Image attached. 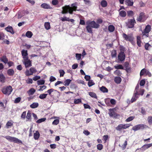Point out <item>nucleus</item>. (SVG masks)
Instances as JSON below:
<instances>
[{
	"label": "nucleus",
	"mask_w": 152,
	"mask_h": 152,
	"mask_svg": "<svg viewBox=\"0 0 152 152\" xmlns=\"http://www.w3.org/2000/svg\"><path fill=\"white\" fill-rule=\"evenodd\" d=\"M26 111H24L23 112L21 115V118L23 119H25V117H26Z\"/></svg>",
	"instance_id": "64"
},
{
	"label": "nucleus",
	"mask_w": 152,
	"mask_h": 152,
	"mask_svg": "<svg viewBox=\"0 0 152 152\" xmlns=\"http://www.w3.org/2000/svg\"><path fill=\"white\" fill-rule=\"evenodd\" d=\"M152 145V143L148 144H146L142 146L140 148H137L136 151H137L138 150H140L142 151H144L146 150V149H148Z\"/></svg>",
	"instance_id": "10"
},
{
	"label": "nucleus",
	"mask_w": 152,
	"mask_h": 152,
	"mask_svg": "<svg viewBox=\"0 0 152 152\" xmlns=\"http://www.w3.org/2000/svg\"><path fill=\"white\" fill-rule=\"evenodd\" d=\"M101 4L102 7H107V3L106 1L103 0L101 1Z\"/></svg>",
	"instance_id": "28"
},
{
	"label": "nucleus",
	"mask_w": 152,
	"mask_h": 152,
	"mask_svg": "<svg viewBox=\"0 0 152 152\" xmlns=\"http://www.w3.org/2000/svg\"><path fill=\"white\" fill-rule=\"evenodd\" d=\"M115 27L112 25H110L108 26V29L109 31L110 32H113L115 30Z\"/></svg>",
	"instance_id": "31"
},
{
	"label": "nucleus",
	"mask_w": 152,
	"mask_h": 152,
	"mask_svg": "<svg viewBox=\"0 0 152 152\" xmlns=\"http://www.w3.org/2000/svg\"><path fill=\"white\" fill-rule=\"evenodd\" d=\"M135 23V21L134 19H129L127 24V26L129 28H132L134 27V23Z\"/></svg>",
	"instance_id": "8"
},
{
	"label": "nucleus",
	"mask_w": 152,
	"mask_h": 152,
	"mask_svg": "<svg viewBox=\"0 0 152 152\" xmlns=\"http://www.w3.org/2000/svg\"><path fill=\"white\" fill-rule=\"evenodd\" d=\"M35 92V90L33 88H32L28 91V93L29 95H32Z\"/></svg>",
	"instance_id": "30"
},
{
	"label": "nucleus",
	"mask_w": 152,
	"mask_h": 152,
	"mask_svg": "<svg viewBox=\"0 0 152 152\" xmlns=\"http://www.w3.org/2000/svg\"><path fill=\"white\" fill-rule=\"evenodd\" d=\"M144 128V126L142 124H139L133 126L132 129L134 131H137L140 129H142Z\"/></svg>",
	"instance_id": "9"
},
{
	"label": "nucleus",
	"mask_w": 152,
	"mask_h": 152,
	"mask_svg": "<svg viewBox=\"0 0 152 152\" xmlns=\"http://www.w3.org/2000/svg\"><path fill=\"white\" fill-rule=\"evenodd\" d=\"M40 134L38 131H36L34 134V138L35 140H38L39 138Z\"/></svg>",
	"instance_id": "19"
},
{
	"label": "nucleus",
	"mask_w": 152,
	"mask_h": 152,
	"mask_svg": "<svg viewBox=\"0 0 152 152\" xmlns=\"http://www.w3.org/2000/svg\"><path fill=\"white\" fill-rule=\"evenodd\" d=\"M46 119V118H41L38 120L36 122L38 123H40L44 121Z\"/></svg>",
	"instance_id": "45"
},
{
	"label": "nucleus",
	"mask_w": 152,
	"mask_h": 152,
	"mask_svg": "<svg viewBox=\"0 0 152 152\" xmlns=\"http://www.w3.org/2000/svg\"><path fill=\"white\" fill-rule=\"evenodd\" d=\"M59 123V120L58 119H55L52 123L53 125H57Z\"/></svg>",
	"instance_id": "54"
},
{
	"label": "nucleus",
	"mask_w": 152,
	"mask_h": 152,
	"mask_svg": "<svg viewBox=\"0 0 152 152\" xmlns=\"http://www.w3.org/2000/svg\"><path fill=\"white\" fill-rule=\"evenodd\" d=\"M148 123L150 125H152V117L149 116L148 118Z\"/></svg>",
	"instance_id": "50"
},
{
	"label": "nucleus",
	"mask_w": 152,
	"mask_h": 152,
	"mask_svg": "<svg viewBox=\"0 0 152 152\" xmlns=\"http://www.w3.org/2000/svg\"><path fill=\"white\" fill-rule=\"evenodd\" d=\"M95 83H94L93 80H89L88 82V85L89 87H91Z\"/></svg>",
	"instance_id": "43"
},
{
	"label": "nucleus",
	"mask_w": 152,
	"mask_h": 152,
	"mask_svg": "<svg viewBox=\"0 0 152 152\" xmlns=\"http://www.w3.org/2000/svg\"><path fill=\"white\" fill-rule=\"evenodd\" d=\"M39 87L40 88L39 90V91H42L43 90L45 89L46 88V86L45 85L40 86Z\"/></svg>",
	"instance_id": "55"
},
{
	"label": "nucleus",
	"mask_w": 152,
	"mask_h": 152,
	"mask_svg": "<svg viewBox=\"0 0 152 152\" xmlns=\"http://www.w3.org/2000/svg\"><path fill=\"white\" fill-rule=\"evenodd\" d=\"M97 149L99 150H101L103 148V145L102 144H99L97 146Z\"/></svg>",
	"instance_id": "53"
},
{
	"label": "nucleus",
	"mask_w": 152,
	"mask_h": 152,
	"mask_svg": "<svg viewBox=\"0 0 152 152\" xmlns=\"http://www.w3.org/2000/svg\"><path fill=\"white\" fill-rule=\"evenodd\" d=\"M4 37V34L2 32L0 33V40H3Z\"/></svg>",
	"instance_id": "52"
},
{
	"label": "nucleus",
	"mask_w": 152,
	"mask_h": 152,
	"mask_svg": "<svg viewBox=\"0 0 152 152\" xmlns=\"http://www.w3.org/2000/svg\"><path fill=\"white\" fill-rule=\"evenodd\" d=\"M134 117L133 116H130L127 118L125 121L126 122H130L134 119Z\"/></svg>",
	"instance_id": "40"
},
{
	"label": "nucleus",
	"mask_w": 152,
	"mask_h": 152,
	"mask_svg": "<svg viewBox=\"0 0 152 152\" xmlns=\"http://www.w3.org/2000/svg\"><path fill=\"white\" fill-rule=\"evenodd\" d=\"M1 61L5 64L8 62V60L5 56H3L1 58Z\"/></svg>",
	"instance_id": "26"
},
{
	"label": "nucleus",
	"mask_w": 152,
	"mask_h": 152,
	"mask_svg": "<svg viewBox=\"0 0 152 152\" xmlns=\"http://www.w3.org/2000/svg\"><path fill=\"white\" fill-rule=\"evenodd\" d=\"M87 26L86 27L88 33H92V28H99V25L96 23L94 21H88L86 22Z\"/></svg>",
	"instance_id": "2"
},
{
	"label": "nucleus",
	"mask_w": 152,
	"mask_h": 152,
	"mask_svg": "<svg viewBox=\"0 0 152 152\" xmlns=\"http://www.w3.org/2000/svg\"><path fill=\"white\" fill-rule=\"evenodd\" d=\"M22 62L26 68L32 66L31 61L29 60L28 58L23 59L22 60Z\"/></svg>",
	"instance_id": "7"
},
{
	"label": "nucleus",
	"mask_w": 152,
	"mask_h": 152,
	"mask_svg": "<svg viewBox=\"0 0 152 152\" xmlns=\"http://www.w3.org/2000/svg\"><path fill=\"white\" fill-rule=\"evenodd\" d=\"M119 15L122 17H124L126 15V13L125 11L122 10L119 12Z\"/></svg>",
	"instance_id": "27"
},
{
	"label": "nucleus",
	"mask_w": 152,
	"mask_h": 152,
	"mask_svg": "<svg viewBox=\"0 0 152 152\" xmlns=\"http://www.w3.org/2000/svg\"><path fill=\"white\" fill-rule=\"evenodd\" d=\"M146 69H142L141 71L140 72V76H141L142 75H143L144 74H145V71H146Z\"/></svg>",
	"instance_id": "56"
},
{
	"label": "nucleus",
	"mask_w": 152,
	"mask_h": 152,
	"mask_svg": "<svg viewBox=\"0 0 152 152\" xmlns=\"http://www.w3.org/2000/svg\"><path fill=\"white\" fill-rule=\"evenodd\" d=\"M40 77L39 76H36L35 77H34L33 78V79L34 80L36 81L37 80H39L40 79Z\"/></svg>",
	"instance_id": "60"
},
{
	"label": "nucleus",
	"mask_w": 152,
	"mask_h": 152,
	"mask_svg": "<svg viewBox=\"0 0 152 152\" xmlns=\"http://www.w3.org/2000/svg\"><path fill=\"white\" fill-rule=\"evenodd\" d=\"M116 52L115 50L112 51L111 53V56L112 57H115L116 56Z\"/></svg>",
	"instance_id": "62"
},
{
	"label": "nucleus",
	"mask_w": 152,
	"mask_h": 152,
	"mask_svg": "<svg viewBox=\"0 0 152 152\" xmlns=\"http://www.w3.org/2000/svg\"><path fill=\"white\" fill-rule=\"evenodd\" d=\"M123 37L126 41H132L133 39L132 35L130 34L127 35L125 33L123 34Z\"/></svg>",
	"instance_id": "11"
},
{
	"label": "nucleus",
	"mask_w": 152,
	"mask_h": 152,
	"mask_svg": "<svg viewBox=\"0 0 152 152\" xmlns=\"http://www.w3.org/2000/svg\"><path fill=\"white\" fill-rule=\"evenodd\" d=\"M45 27L47 30L49 29L50 28V23L48 22H45L44 24Z\"/></svg>",
	"instance_id": "32"
},
{
	"label": "nucleus",
	"mask_w": 152,
	"mask_h": 152,
	"mask_svg": "<svg viewBox=\"0 0 152 152\" xmlns=\"http://www.w3.org/2000/svg\"><path fill=\"white\" fill-rule=\"evenodd\" d=\"M131 125L129 124H123V129H126L129 128Z\"/></svg>",
	"instance_id": "48"
},
{
	"label": "nucleus",
	"mask_w": 152,
	"mask_h": 152,
	"mask_svg": "<svg viewBox=\"0 0 152 152\" xmlns=\"http://www.w3.org/2000/svg\"><path fill=\"white\" fill-rule=\"evenodd\" d=\"M145 74L146 75H148L149 77H151V73L149 72V70H146Z\"/></svg>",
	"instance_id": "58"
},
{
	"label": "nucleus",
	"mask_w": 152,
	"mask_h": 152,
	"mask_svg": "<svg viewBox=\"0 0 152 152\" xmlns=\"http://www.w3.org/2000/svg\"><path fill=\"white\" fill-rule=\"evenodd\" d=\"M25 75L27 76H28L30 75H31V74L30 72V71H29L28 70H27L25 72Z\"/></svg>",
	"instance_id": "57"
},
{
	"label": "nucleus",
	"mask_w": 152,
	"mask_h": 152,
	"mask_svg": "<svg viewBox=\"0 0 152 152\" xmlns=\"http://www.w3.org/2000/svg\"><path fill=\"white\" fill-rule=\"evenodd\" d=\"M127 14L129 17L132 16L133 15V12L131 10L128 11L127 12Z\"/></svg>",
	"instance_id": "46"
},
{
	"label": "nucleus",
	"mask_w": 152,
	"mask_h": 152,
	"mask_svg": "<svg viewBox=\"0 0 152 152\" xmlns=\"http://www.w3.org/2000/svg\"><path fill=\"white\" fill-rule=\"evenodd\" d=\"M122 129H123L122 124H120L116 128V129L119 131H120Z\"/></svg>",
	"instance_id": "37"
},
{
	"label": "nucleus",
	"mask_w": 152,
	"mask_h": 152,
	"mask_svg": "<svg viewBox=\"0 0 152 152\" xmlns=\"http://www.w3.org/2000/svg\"><path fill=\"white\" fill-rule=\"evenodd\" d=\"M5 80V77L2 74H0V81L2 82H4Z\"/></svg>",
	"instance_id": "34"
},
{
	"label": "nucleus",
	"mask_w": 152,
	"mask_h": 152,
	"mask_svg": "<svg viewBox=\"0 0 152 152\" xmlns=\"http://www.w3.org/2000/svg\"><path fill=\"white\" fill-rule=\"evenodd\" d=\"M114 68L117 69H123V67L121 65H117L114 66Z\"/></svg>",
	"instance_id": "42"
},
{
	"label": "nucleus",
	"mask_w": 152,
	"mask_h": 152,
	"mask_svg": "<svg viewBox=\"0 0 152 152\" xmlns=\"http://www.w3.org/2000/svg\"><path fill=\"white\" fill-rule=\"evenodd\" d=\"M56 80V78L54 77L51 76L50 78V81L51 82H53Z\"/></svg>",
	"instance_id": "63"
},
{
	"label": "nucleus",
	"mask_w": 152,
	"mask_h": 152,
	"mask_svg": "<svg viewBox=\"0 0 152 152\" xmlns=\"http://www.w3.org/2000/svg\"><path fill=\"white\" fill-rule=\"evenodd\" d=\"M125 2L126 4L128 6H132L133 4V2L132 0H126Z\"/></svg>",
	"instance_id": "22"
},
{
	"label": "nucleus",
	"mask_w": 152,
	"mask_h": 152,
	"mask_svg": "<svg viewBox=\"0 0 152 152\" xmlns=\"http://www.w3.org/2000/svg\"><path fill=\"white\" fill-rule=\"evenodd\" d=\"M63 0H53L52 1V3L53 5H56L58 4L59 2H62Z\"/></svg>",
	"instance_id": "21"
},
{
	"label": "nucleus",
	"mask_w": 152,
	"mask_h": 152,
	"mask_svg": "<svg viewBox=\"0 0 152 152\" xmlns=\"http://www.w3.org/2000/svg\"><path fill=\"white\" fill-rule=\"evenodd\" d=\"M88 94L91 97L95 99L97 98V96L96 94L94 92H88Z\"/></svg>",
	"instance_id": "23"
},
{
	"label": "nucleus",
	"mask_w": 152,
	"mask_h": 152,
	"mask_svg": "<svg viewBox=\"0 0 152 152\" xmlns=\"http://www.w3.org/2000/svg\"><path fill=\"white\" fill-rule=\"evenodd\" d=\"M2 137H5L10 142H13L17 143H22V142L21 140L14 137L9 136H6L5 137L2 136Z\"/></svg>",
	"instance_id": "4"
},
{
	"label": "nucleus",
	"mask_w": 152,
	"mask_h": 152,
	"mask_svg": "<svg viewBox=\"0 0 152 152\" xmlns=\"http://www.w3.org/2000/svg\"><path fill=\"white\" fill-rule=\"evenodd\" d=\"M47 95L48 94H41L39 96V98L41 99H44L46 97Z\"/></svg>",
	"instance_id": "38"
},
{
	"label": "nucleus",
	"mask_w": 152,
	"mask_h": 152,
	"mask_svg": "<svg viewBox=\"0 0 152 152\" xmlns=\"http://www.w3.org/2000/svg\"><path fill=\"white\" fill-rule=\"evenodd\" d=\"M12 91V88L11 86L4 87L2 89V93L8 96L10 95Z\"/></svg>",
	"instance_id": "5"
},
{
	"label": "nucleus",
	"mask_w": 152,
	"mask_h": 152,
	"mask_svg": "<svg viewBox=\"0 0 152 152\" xmlns=\"http://www.w3.org/2000/svg\"><path fill=\"white\" fill-rule=\"evenodd\" d=\"M81 102L80 99H75L74 100V102L75 104H78Z\"/></svg>",
	"instance_id": "51"
},
{
	"label": "nucleus",
	"mask_w": 152,
	"mask_h": 152,
	"mask_svg": "<svg viewBox=\"0 0 152 152\" xmlns=\"http://www.w3.org/2000/svg\"><path fill=\"white\" fill-rule=\"evenodd\" d=\"M141 37L139 36H138L137 37V43L139 47L141 46Z\"/></svg>",
	"instance_id": "35"
},
{
	"label": "nucleus",
	"mask_w": 152,
	"mask_h": 152,
	"mask_svg": "<svg viewBox=\"0 0 152 152\" xmlns=\"http://www.w3.org/2000/svg\"><path fill=\"white\" fill-rule=\"evenodd\" d=\"M75 55L76 59L77 60H80L81 58V54L76 53Z\"/></svg>",
	"instance_id": "49"
},
{
	"label": "nucleus",
	"mask_w": 152,
	"mask_h": 152,
	"mask_svg": "<svg viewBox=\"0 0 152 152\" xmlns=\"http://www.w3.org/2000/svg\"><path fill=\"white\" fill-rule=\"evenodd\" d=\"M21 54L23 59L28 58V55L27 51L24 50H23L21 51Z\"/></svg>",
	"instance_id": "14"
},
{
	"label": "nucleus",
	"mask_w": 152,
	"mask_h": 152,
	"mask_svg": "<svg viewBox=\"0 0 152 152\" xmlns=\"http://www.w3.org/2000/svg\"><path fill=\"white\" fill-rule=\"evenodd\" d=\"M59 73L60 74V77H63L64 74L65 73L64 71L63 70H59Z\"/></svg>",
	"instance_id": "59"
},
{
	"label": "nucleus",
	"mask_w": 152,
	"mask_h": 152,
	"mask_svg": "<svg viewBox=\"0 0 152 152\" xmlns=\"http://www.w3.org/2000/svg\"><path fill=\"white\" fill-rule=\"evenodd\" d=\"M61 20L62 21H69V18H67L66 17H61L60 18Z\"/></svg>",
	"instance_id": "44"
},
{
	"label": "nucleus",
	"mask_w": 152,
	"mask_h": 152,
	"mask_svg": "<svg viewBox=\"0 0 152 152\" xmlns=\"http://www.w3.org/2000/svg\"><path fill=\"white\" fill-rule=\"evenodd\" d=\"M125 56L124 52H120L118 56V58L120 61H123L125 59Z\"/></svg>",
	"instance_id": "13"
},
{
	"label": "nucleus",
	"mask_w": 152,
	"mask_h": 152,
	"mask_svg": "<svg viewBox=\"0 0 152 152\" xmlns=\"http://www.w3.org/2000/svg\"><path fill=\"white\" fill-rule=\"evenodd\" d=\"M14 123L13 121L12 120H10L7 121L6 124V128L7 129L11 128L13 126Z\"/></svg>",
	"instance_id": "16"
},
{
	"label": "nucleus",
	"mask_w": 152,
	"mask_h": 152,
	"mask_svg": "<svg viewBox=\"0 0 152 152\" xmlns=\"http://www.w3.org/2000/svg\"><path fill=\"white\" fill-rule=\"evenodd\" d=\"M20 100H21V98L20 97H18L15 99V100L14 101V102L15 103H18L20 101Z\"/></svg>",
	"instance_id": "61"
},
{
	"label": "nucleus",
	"mask_w": 152,
	"mask_h": 152,
	"mask_svg": "<svg viewBox=\"0 0 152 152\" xmlns=\"http://www.w3.org/2000/svg\"><path fill=\"white\" fill-rule=\"evenodd\" d=\"M47 92L49 95L54 97L58 98L60 96L59 92L52 88L48 90Z\"/></svg>",
	"instance_id": "3"
},
{
	"label": "nucleus",
	"mask_w": 152,
	"mask_h": 152,
	"mask_svg": "<svg viewBox=\"0 0 152 152\" xmlns=\"http://www.w3.org/2000/svg\"><path fill=\"white\" fill-rule=\"evenodd\" d=\"M151 26L150 25H147L145 26L144 29L142 32V34L143 36H145L146 37H149L148 33L151 31Z\"/></svg>",
	"instance_id": "6"
},
{
	"label": "nucleus",
	"mask_w": 152,
	"mask_h": 152,
	"mask_svg": "<svg viewBox=\"0 0 152 152\" xmlns=\"http://www.w3.org/2000/svg\"><path fill=\"white\" fill-rule=\"evenodd\" d=\"M145 19L144 13L143 12H141L140 14L139 17L137 18V20L140 22H143Z\"/></svg>",
	"instance_id": "12"
},
{
	"label": "nucleus",
	"mask_w": 152,
	"mask_h": 152,
	"mask_svg": "<svg viewBox=\"0 0 152 152\" xmlns=\"http://www.w3.org/2000/svg\"><path fill=\"white\" fill-rule=\"evenodd\" d=\"M72 7H71L69 5H66L62 7L63 10L61 12L62 14H65L67 13L68 12L71 14L73 13V11L76 10L77 8V3L72 4H71Z\"/></svg>",
	"instance_id": "1"
},
{
	"label": "nucleus",
	"mask_w": 152,
	"mask_h": 152,
	"mask_svg": "<svg viewBox=\"0 0 152 152\" xmlns=\"http://www.w3.org/2000/svg\"><path fill=\"white\" fill-rule=\"evenodd\" d=\"M71 81V80L69 79L66 80L64 81V85L65 86H68L69 84Z\"/></svg>",
	"instance_id": "36"
},
{
	"label": "nucleus",
	"mask_w": 152,
	"mask_h": 152,
	"mask_svg": "<svg viewBox=\"0 0 152 152\" xmlns=\"http://www.w3.org/2000/svg\"><path fill=\"white\" fill-rule=\"evenodd\" d=\"M27 119L28 120L30 119L31 118V113L30 112L28 111L26 117Z\"/></svg>",
	"instance_id": "47"
},
{
	"label": "nucleus",
	"mask_w": 152,
	"mask_h": 152,
	"mask_svg": "<svg viewBox=\"0 0 152 152\" xmlns=\"http://www.w3.org/2000/svg\"><path fill=\"white\" fill-rule=\"evenodd\" d=\"M7 73L8 75L12 76L14 74V70L12 69H9L7 70Z\"/></svg>",
	"instance_id": "25"
},
{
	"label": "nucleus",
	"mask_w": 152,
	"mask_h": 152,
	"mask_svg": "<svg viewBox=\"0 0 152 152\" xmlns=\"http://www.w3.org/2000/svg\"><path fill=\"white\" fill-rule=\"evenodd\" d=\"M121 81V77H116L115 78L114 81L117 84L120 83Z\"/></svg>",
	"instance_id": "20"
},
{
	"label": "nucleus",
	"mask_w": 152,
	"mask_h": 152,
	"mask_svg": "<svg viewBox=\"0 0 152 152\" xmlns=\"http://www.w3.org/2000/svg\"><path fill=\"white\" fill-rule=\"evenodd\" d=\"M139 94H138V92L137 91L134 93V95L133 96L131 99V101L132 103L135 102L136 100L138 98L137 95Z\"/></svg>",
	"instance_id": "15"
},
{
	"label": "nucleus",
	"mask_w": 152,
	"mask_h": 152,
	"mask_svg": "<svg viewBox=\"0 0 152 152\" xmlns=\"http://www.w3.org/2000/svg\"><path fill=\"white\" fill-rule=\"evenodd\" d=\"M5 29L7 32L10 33L11 34H13L14 32L13 31V28L12 27L8 26L5 28Z\"/></svg>",
	"instance_id": "17"
},
{
	"label": "nucleus",
	"mask_w": 152,
	"mask_h": 152,
	"mask_svg": "<svg viewBox=\"0 0 152 152\" xmlns=\"http://www.w3.org/2000/svg\"><path fill=\"white\" fill-rule=\"evenodd\" d=\"M32 33L30 31H27L26 34V36L28 38H31L32 36Z\"/></svg>",
	"instance_id": "33"
},
{
	"label": "nucleus",
	"mask_w": 152,
	"mask_h": 152,
	"mask_svg": "<svg viewBox=\"0 0 152 152\" xmlns=\"http://www.w3.org/2000/svg\"><path fill=\"white\" fill-rule=\"evenodd\" d=\"M100 90L103 93H107L108 92V90L105 87L102 86L100 88Z\"/></svg>",
	"instance_id": "24"
},
{
	"label": "nucleus",
	"mask_w": 152,
	"mask_h": 152,
	"mask_svg": "<svg viewBox=\"0 0 152 152\" xmlns=\"http://www.w3.org/2000/svg\"><path fill=\"white\" fill-rule=\"evenodd\" d=\"M41 7L44 9H51L52 7H50L49 4H47L46 3H43L41 5Z\"/></svg>",
	"instance_id": "18"
},
{
	"label": "nucleus",
	"mask_w": 152,
	"mask_h": 152,
	"mask_svg": "<svg viewBox=\"0 0 152 152\" xmlns=\"http://www.w3.org/2000/svg\"><path fill=\"white\" fill-rule=\"evenodd\" d=\"M29 71L31 75H32L33 73H35L37 72L36 69L33 67L29 69Z\"/></svg>",
	"instance_id": "39"
},
{
	"label": "nucleus",
	"mask_w": 152,
	"mask_h": 152,
	"mask_svg": "<svg viewBox=\"0 0 152 152\" xmlns=\"http://www.w3.org/2000/svg\"><path fill=\"white\" fill-rule=\"evenodd\" d=\"M37 83L38 85L44 84L45 83V80H40L37 81Z\"/></svg>",
	"instance_id": "41"
},
{
	"label": "nucleus",
	"mask_w": 152,
	"mask_h": 152,
	"mask_svg": "<svg viewBox=\"0 0 152 152\" xmlns=\"http://www.w3.org/2000/svg\"><path fill=\"white\" fill-rule=\"evenodd\" d=\"M39 106V104L37 102H34L30 105V107L32 108L37 107Z\"/></svg>",
	"instance_id": "29"
}]
</instances>
